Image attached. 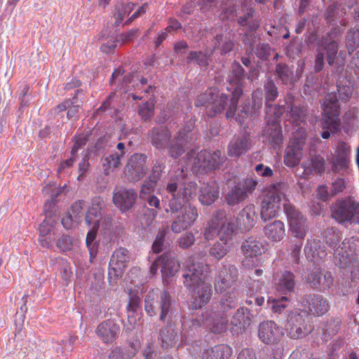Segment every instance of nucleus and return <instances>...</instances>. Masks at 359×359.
<instances>
[{
    "mask_svg": "<svg viewBox=\"0 0 359 359\" xmlns=\"http://www.w3.org/2000/svg\"><path fill=\"white\" fill-rule=\"evenodd\" d=\"M237 302L234 292H226L224 294L220 300L221 310L222 313L228 311V310L235 308Z\"/></svg>",
    "mask_w": 359,
    "mask_h": 359,
    "instance_id": "864d4df0",
    "label": "nucleus"
},
{
    "mask_svg": "<svg viewBox=\"0 0 359 359\" xmlns=\"http://www.w3.org/2000/svg\"><path fill=\"white\" fill-rule=\"evenodd\" d=\"M318 48L316 50V54L315 57V64H314V69L316 72H320L325 65V55L324 53L321 51L320 47L321 46V43H317Z\"/></svg>",
    "mask_w": 359,
    "mask_h": 359,
    "instance_id": "0e129e2a",
    "label": "nucleus"
},
{
    "mask_svg": "<svg viewBox=\"0 0 359 359\" xmlns=\"http://www.w3.org/2000/svg\"><path fill=\"white\" fill-rule=\"evenodd\" d=\"M210 272L209 265L197 262L195 257H189L183 270L184 286L191 292L193 309H200L207 304L212 297V286L205 282Z\"/></svg>",
    "mask_w": 359,
    "mask_h": 359,
    "instance_id": "7ed1b4c3",
    "label": "nucleus"
},
{
    "mask_svg": "<svg viewBox=\"0 0 359 359\" xmlns=\"http://www.w3.org/2000/svg\"><path fill=\"white\" fill-rule=\"evenodd\" d=\"M226 161L225 155L219 150L212 153L201 150L188 154L187 166L179 167L170 172L171 179L166 186L165 200L168 201L167 212L177 214L171 224V230L175 233L189 229L196 222L198 214L195 206L187 203L196 194L197 185L195 182L187 181L189 169L194 172H208L220 168Z\"/></svg>",
    "mask_w": 359,
    "mask_h": 359,
    "instance_id": "f257e3e1",
    "label": "nucleus"
},
{
    "mask_svg": "<svg viewBox=\"0 0 359 359\" xmlns=\"http://www.w3.org/2000/svg\"><path fill=\"white\" fill-rule=\"evenodd\" d=\"M252 100L254 105L250 107L249 104H245L241 106V109L236 116V121L243 123L248 117H256L258 114V110L262 106V93L257 90L252 93Z\"/></svg>",
    "mask_w": 359,
    "mask_h": 359,
    "instance_id": "c756f323",
    "label": "nucleus"
},
{
    "mask_svg": "<svg viewBox=\"0 0 359 359\" xmlns=\"http://www.w3.org/2000/svg\"><path fill=\"white\" fill-rule=\"evenodd\" d=\"M325 160L324 158L318 155L311 156L309 162H303L302 167L304 169L306 173H309L314 170L316 172L320 173L325 170Z\"/></svg>",
    "mask_w": 359,
    "mask_h": 359,
    "instance_id": "c03bdc74",
    "label": "nucleus"
},
{
    "mask_svg": "<svg viewBox=\"0 0 359 359\" xmlns=\"http://www.w3.org/2000/svg\"><path fill=\"white\" fill-rule=\"evenodd\" d=\"M128 260V251L126 248H119L113 252L109 262V267L115 272L121 271Z\"/></svg>",
    "mask_w": 359,
    "mask_h": 359,
    "instance_id": "c9c22d12",
    "label": "nucleus"
},
{
    "mask_svg": "<svg viewBox=\"0 0 359 359\" xmlns=\"http://www.w3.org/2000/svg\"><path fill=\"white\" fill-rule=\"evenodd\" d=\"M134 7V4H128L126 5L121 4L118 5L116 7V13L114 15V18L115 19V25H119L124 18L129 15V13L133 11Z\"/></svg>",
    "mask_w": 359,
    "mask_h": 359,
    "instance_id": "603ef678",
    "label": "nucleus"
},
{
    "mask_svg": "<svg viewBox=\"0 0 359 359\" xmlns=\"http://www.w3.org/2000/svg\"><path fill=\"white\" fill-rule=\"evenodd\" d=\"M95 332L103 343L113 344L118 338L120 326L113 320H107L97 325Z\"/></svg>",
    "mask_w": 359,
    "mask_h": 359,
    "instance_id": "4be33fe9",
    "label": "nucleus"
},
{
    "mask_svg": "<svg viewBox=\"0 0 359 359\" xmlns=\"http://www.w3.org/2000/svg\"><path fill=\"white\" fill-rule=\"evenodd\" d=\"M154 109V104L153 102H147L140 107L139 114L142 119L147 121L153 116Z\"/></svg>",
    "mask_w": 359,
    "mask_h": 359,
    "instance_id": "4d7b16f0",
    "label": "nucleus"
},
{
    "mask_svg": "<svg viewBox=\"0 0 359 359\" xmlns=\"http://www.w3.org/2000/svg\"><path fill=\"white\" fill-rule=\"evenodd\" d=\"M264 233L270 241L278 242L285 236V224L280 220H275L264 227Z\"/></svg>",
    "mask_w": 359,
    "mask_h": 359,
    "instance_id": "473e14b6",
    "label": "nucleus"
},
{
    "mask_svg": "<svg viewBox=\"0 0 359 359\" xmlns=\"http://www.w3.org/2000/svg\"><path fill=\"white\" fill-rule=\"evenodd\" d=\"M306 133L302 127H298L294 132L290 145L285 149V164L293 168L299 164L302 158V147L305 143Z\"/></svg>",
    "mask_w": 359,
    "mask_h": 359,
    "instance_id": "2eb2a0df",
    "label": "nucleus"
},
{
    "mask_svg": "<svg viewBox=\"0 0 359 359\" xmlns=\"http://www.w3.org/2000/svg\"><path fill=\"white\" fill-rule=\"evenodd\" d=\"M340 326L339 319L331 320L329 322H323L320 323L319 329L321 331L322 339L327 341L335 335Z\"/></svg>",
    "mask_w": 359,
    "mask_h": 359,
    "instance_id": "58836bf2",
    "label": "nucleus"
},
{
    "mask_svg": "<svg viewBox=\"0 0 359 359\" xmlns=\"http://www.w3.org/2000/svg\"><path fill=\"white\" fill-rule=\"evenodd\" d=\"M189 60H196L198 65L205 67L208 64L209 56L202 52H191Z\"/></svg>",
    "mask_w": 359,
    "mask_h": 359,
    "instance_id": "bf43d9fd",
    "label": "nucleus"
},
{
    "mask_svg": "<svg viewBox=\"0 0 359 359\" xmlns=\"http://www.w3.org/2000/svg\"><path fill=\"white\" fill-rule=\"evenodd\" d=\"M252 142L250 134L247 132L234 137L228 146V155L231 157H239L250 149Z\"/></svg>",
    "mask_w": 359,
    "mask_h": 359,
    "instance_id": "393cba45",
    "label": "nucleus"
},
{
    "mask_svg": "<svg viewBox=\"0 0 359 359\" xmlns=\"http://www.w3.org/2000/svg\"><path fill=\"white\" fill-rule=\"evenodd\" d=\"M88 226L90 228V229L87 234L86 243L88 248L90 257H95L97 253V244L94 243V241L95 239L97 231L100 225L95 224Z\"/></svg>",
    "mask_w": 359,
    "mask_h": 359,
    "instance_id": "de8ad7c7",
    "label": "nucleus"
},
{
    "mask_svg": "<svg viewBox=\"0 0 359 359\" xmlns=\"http://www.w3.org/2000/svg\"><path fill=\"white\" fill-rule=\"evenodd\" d=\"M306 282L313 289L325 290L332 285L333 277L330 272L315 268L307 276Z\"/></svg>",
    "mask_w": 359,
    "mask_h": 359,
    "instance_id": "b1692460",
    "label": "nucleus"
},
{
    "mask_svg": "<svg viewBox=\"0 0 359 359\" xmlns=\"http://www.w3.org/2000/svg\"><path fill=\"white\" fill-rule=\"evenodd\" d=\"M123 158V153H113L102 160V168L105 175H109L118 168Z\"/></svg>",
    "mask_w": 359,
    "mask_h": 359,
    "instance_id": "a19ab883",
    "label": "nucleus"
},
{
    "mask_svg": "<svg viewBox=\"0 0 359 359\" xmlns=\"http://www.w3.org/2000/svg\"><path fill=\"white\" fill-rule=\"evenodd\" d=\"M276 74L284 84H292L296 81L292 69L285 64L279 63L276 65Z\"/></svg>",
    "mask_w": 359,
    "mask_h": 359,
    "instance_id": "37998d69",
    "label": "nucleus"
},
{
    "mask_svg": "<svg viewBox=\"0 0 359 359\" xmlns=\"http://www.w3.org/2000/svg\"><path fill=\"white\" fill-rule=\"evenodd\" d=\"M88 133H82L74 138V146L72 149V155L74 156L88 141Z\"/></svg>",
    "mask_w": 359,
    "mask_h": 359,
    "instance_id": "680f3d73",
    "label": "nucleus"
},
{
    "mask_svg": "<svg viewBox=\"0 0 359 359\" xmlns=\"http://www.w3.org/2000/svg\"><path fill=\"white\" fill-rule=\"evenodd\" d=\"M252 0H245L241 6V12L243 13V16L239 17L238 23L241 26H249L250 29H255L258 27L257 22H253L251 25L250 18L252 16V8L250 7Z\"/></svg>",
    "mask_w": 359,
    "mask_h": 359,
    "instance_id": "ea45409f",
    "label": "nucleus"
},
{
    "mask_svg": "<svg viewBox=\"0 0 359 359\" xmlns=\"http://www.w3.org/2000/svg\"><path fill=\"white\" fill-rule=\"evenodd\" d=\"M156 183V181H154V180L149 178V180L144 183L140 191V198L142 199H146L147 196L151 195L154 189Z\"/></svg>",
    "mask_w": 359,
    "mask_h": 359,
    "instance_id": "69168bd1",
    "label": "nucleus"
},
{
    "mask_svg": "<svg viewBox=\"0 0 359 359\" xmlns=\"http://www.w3.org/2000/svg\"><path fill=\"white\" fill-rule=\"evenodd\" d=\"M160 310V320L169 323L172 320L175 311L172 305L168 292L158 290L149 291L144 299V310L150 316L156 315V310Z\"/></svg>",
    "mask_w": 359,
    "mask_h": 359,
    "instance_id": "6e6552de",
    "label": "nucleus"
},
{
    "mask_svg": "<svg viewBox=\"0 0 359 359\" xmlns=\"http://www.w3.org/2000/svg\"><path fill=\"white\" fill-rule=\"evenodd\" d=\"M322 107L321 127L323 131L321 136L326 140L330 137L331 133H337L340 128V107L337 94L335 93H328Z\"/></svg>",
    "mask_w": 359,
    "mask_h": 359,
    "instance_id": "1a4fd4ad",
    "label": "nucleus"
},
{
    "mask_svg": "<svg viewBox=\"0 0 359 359\" xmlns=\"http://www.w3.org/2000/svg\"><path fill=\"white\" fill-rule=\"evenodd\" d=\"M242 94V88L238 84L231 92L230 99L224 93L219 95L216 88H210L197 97L195 105L205 107L206 113L210 116L222 112L228 106L226 115L229 118L234 116L239 97Z\"/></svg>",
    "mask_w": 359,
    "mask_h": 359,
    "instance_id": "39448f33",
    "label": "nucleus"
},
{
    "mask_svg": "<svg viewBox=\"0 0 359 359\" xmlns=\"http://www.w3.org/2000/svg\"><path fill=\"white\" fill-rule=\"evenodd\" d=\"M290 122L297 126L304 123L306 119V110L297 106H292L290 109Z\"/></svg>",
    "mask_w": 359,
    "mask_h": 359,
    "instance_id": "3c124183",
    "label": "nucleus"
},
{
    "mask_svg": "<svg viewBox=\"0 0 359 359\" xmlns=\"http://www.w3.org/2000/svg\"><path fill=\"white\" fill-rule=\"evenodd\" d=\"M271 48L268 43H259L255 49V54L262 60H266L270 55Z\"/></svg>",
    "mask_w": 359,
    "mask_h": 359,
    "instance_id": "774afa93",
    "label": "nucleus"
},
{
    "mask_svg": "<svg viewBox=\"0 0 359 359\" xmlns=\"http://www.w3.org/2000/svg\"><path fill=\"white\" fill-rule=\"evenodd\" d=\"M289 299L286 297H282L278 299L271 300V310L275 313H281L288 306Z\"/></svg>",
    "mask_w": 359,
    "mask_h": 359,
    "instance_id": "5fc2aeb1",
    "label": "nucleus"
},
{
    "mask_svg": "<svg viewBox=\"0 0 359 359\" xmlns=\"http://www.w3.org/2000/svg\"><path fill=\"white\" fill-rule=\"evenodd\" d=\"M266 243L261 238L250 236L242 243L241 250L244 255L242 262L245 267L251 268L257 264V257L266 250Z\"/></svg>",
    "mask_w": 359,
    "mask_h": 359,
    "instance_id": "ddd939ff",
    "label": "nucleus"
},
{
    "mask_svg": "<svg viewBox=\"0 0 359 359\" xmlns=\"http://www.w3.org/2000/svg\"><path fill=\"white\" fill-rule=\"evenodd\" d=\"M147 170L146 155L134 154L129 158L124 168V173L128 180L137 182L146 175Z\"/></svg>",
    "mask_w": 359,
    "mask_h": 359,
    "instance_id": "f3484780",
    "label": "nucleus"
},
{
    "mask_svg": "<svg viewBox=\"0 0 359 359\" xmlns=\"http://www.w3.org/2000/svg\"><path fill=\"white\" fill-rule=\"evenodd\" d=\"M304 316L298 311H292L288 315L286 327L291 338H302L311 331V327L305 322Z\"/></svg>",
    "mask_w": 359,
    "mask_h": 359,
    "instance_id": "6ab92c4d",
    "label": "nucleus"
},
{
    "mask_svg": "<svg viewBox=\"0 0 359 359\" xmlns=\"http://www.w3.org/2000/svg\"><path fill=\"white\" fill-rule=\"evenodd\" d=\"M230 246L229 243L221 242L220 241L216 242L213 246L210 249V255L213 256L217 259L223 258L228 251L229 250Z\"/></svg>",
    "mask_w": 359,
    "mask_h": 359,
    "instance_id": "8fccbe9b",
    "label": "nucleus"
},
{
    "mask_svg": "<svg viewBox=\"0 0 359 359\" xmlns=\"http://www.w3.org/2000/svg\"><path fill=\"white\" fill-rule=\"evenodd\" d=\"M295 285V276L290 271H280L274 276L273 287L280 294L287 295L294 292Z\"/></svg>",
    "mask_w": 359,
    "mask_h": 359,
    "instance_id": "5701e85b",
    "label": "nucleus"
},
{
    "mask_svg": "<svg viewBox=\"0 0 359 359\" xmlns=\"http://www.w3.org/2000/svg\"><path fill=\"white\" fill-rule=\"evenodd\" d=\"M283 111L284 109L283 107H278L274 108V117L273 118H269V112H266L267 116L266 119L267 126L264 131V135L271 144L279 145L282 143V130L278 119Z\"/></svg>",
    "mask_w": 359,
    "mask_h": 359,
    "instance_id": "a211bd4d",
    "label": "nucleus"
},
{
    "mask_svg": "<svg viewBox=\"0 0 359 359\" xmlns=\"http://www.w3.org/2000/svg\"><path fill=\"white\" fill-rule=\"evenodd\" d=\"M238 228L235 219L226 217L225 212L219 210L212 215L208 222L203 236L206 241H211L218 236L221 242L229 243Z\"/></svg>",
    "mask_w": 359,
    "mask_h": 359,
    "instance_id": "0eeeda50",
    "label": "nucleus"
},
{
    "mask_svg": "<svg viewBox=\"0 0 359 359\" xmlns=\"http://www.w3.org/2000/svg\"><path fill=\"white\" fill-rule=\"evenodd\" d=\"M286 191L287 184L283 182H277L268 187L262 202L261 218L266 221L275 217L280 208V203L283 201V209L292 235L303 239L307 232L306 219L289 203L285 197Z\"/></svg>",
    "mask_w": 359,
    "mask_h": 359,
    "instance_id": "f03ea898",
    "label": "nucleus"
},
{
    "mask_svg": "<svg viewBox=\"0 0 359 359\" xmlns=\"http://www.w3.org/2000/svg\"><path fill=\"white\" fill-rule=\"evenodd\" d=\"M219 196V187L215 181L203 183L200 188L198 200L201 204H212Z\"/></svg>",
    "mask_w": 359,
    "mask_h": 359,
    "instance_id": "7c9ffc66",
    "label": "nucleus"
},
{
    "mask_svg": "<svg viewBox=\"0 0 359 359\" xmlns=\"http://www.w3.org/2000/svg\"><path fill=\"white\" fill-rule=\"evenodd\" d=\"M331 215L340 224H359V202L352 198L337 201L331 206Z\"/></svg>",
    "mask_w": 359,
    "mask_h": 359,
    "instance_id": "9b49d317",
    "label": "nucleus"
},
{
    "mask_svg": "<svg viewBox=\"0 0 359 359\" xmlns=\"http://www.w3.org/2000/svg\"><path fill=\"white\" fill-rule=\"evenodd\" d=\"M103 206L104 201L101 198L95 197L93 199L92 205L86 216V222L88 226L100 225V217L102 216Z\"/></svg>",
    "mask_w": 359,
    "mask_h": 359,
    "instance_id": "f704fd0d",
    "label": "nucleus"
},
{
    "mask_svg": "<svg viewBox=\"0 0 359 359\" xmlns=\"http://www.w3.org/2000/svg\"><path fill=\"white\" fill-rule=\"evenodd\" d=\"M222 314L217 311H208L205 316L202 315L193 316L189 321L182 323V329L185 330L187 327L190 332L196 330L198 327L203 325L208 327L213 333L220 334L225 332L228 328V320Z\"/></svg>",
    "mask_w": 359,
    "mask_h": 359,
    "instance_id": "9d476101",
    "label": "nucleus"
},
{
    "mask_svg": "<svg viewBox=\"0 0 359 359\" xmlns=\"http://www.w3.org/2000/svg\"><path fill=\"white\" fill-rule=\"evenodd\" d=\"M349 154V146L344 142H339L337 146L336 156H333L331 161L334 172H339L347 168Z\"/></svg>",
    "mask_w": 359,
    "mask_h": 359,
    "instance_id": "c85d7f7f",
    "label": "nucleus"
},
{
    "mask_svg": "<svg viewBox=\"0 0 359 359\" xmlns=\"http://www.w3.org/2000/svg\"><path fill=\"white\" fill-rule=\"evenodd\" d=\"M341 238L339 232L334 229L328 230L325 236L327 244L334 250L337 248Z\"/></svg>",
    "mask_w": 359,
    "mask_h": 359,
    "instance_id": "6e6d98bb",
    "label": "nucleus"
},
{
    "mask_svg": "<svg viewBox=\"0 0 359 359\" xmlns=\"http://www.w3.org/2000/svg\"><path fill=\"white\" fill-rule=\"evenodd\" d=\"M265 89V97H266V106L269 109V112L272 110L271 106L269 104V102L274 101L278 97V89L274 82L272 80H268L264 85ZM274 111V109H273Z\"/></svg>",
    "mask_w": 359,
    "mask_h": 359,
    "instance_id": "09e8293b",
    "label": "nucleus"
},
{
    "mask_svg": "<svg viewBox=\"0 0 359 359\" xmlns=\"http://www.w3.org/2000/svg\"><path fill=\"white\" fill-rule=\"evenodd\" d=\"M258 336L264 343L270 344L279 341L283 336V332L280 327L269 320L260 323Z\"/></svg>",
    "mask_w": 359,
    "mask_h": 359,
    "instance_id": "412c9836",
    "label": "nucleus"
},
{
    "mask_svg": "<svg viewBox=\"0 0 359 359\" xmlns=\"http://www.w3.org/2000/svg\"><path fill=\"white\" fill-rule=\"evenodd\" d=\"M162 257V277L163 281L169 282V278H172L178 272L180 265L179 262L169 255Z\"/></svg>",
    "mask_w": 359,
    "mask_h": 359,
    "instance_id": "72a5a7b5",
    "label": "nucleus"
},
{
    "mask_svg": "<svg viewBox=\"0 0 359 359\" xmlns=\"http://www.w3.org/2000/svg\"><path fill=\"white\" fill-rule=\"evenodd\" d=\"M238 276L237 267L228 262L219 264L215 274V290L217 293H222L230 288Z\"/></svg>",
    "mask_w": 359,
    "mask_h": 359,
    "instance_id": "4468645a",
    "label": "nucleus"
},
{
    "mask_svg": "<svg viewBox=\"0 0 359 359\" xmlns=\"http://www.w3.org/2000/svg\"><path fill=\"white\" fill-rule=\"evenodd\" d=\"M137 192L133 189L121 188L114 191L113 201L121 212L130 210L135 203Z\"/></svg>",
    "mask_w": 359,
    "mask_h": 359,
    "instance_id": "a878e982",
    "label": "nucleus"
},
{
    "mask_svg": "<svg viewBox=\"0 0 359 359\" xmlns=\"http://www.w3.org/2000/svg\"><path fill=\"white\" fill-rule=\"evenodd\" d=\"M46 194H49L50 199H48L44 204L45 219L39 226V241L40 244L46 248L52 247L55 241V226L58 217L55 215L54 208L57 196L62 192L60 188L55 185H48L44 189Z\"/></svg>",
    "mask_w": 359,
    "mask_h": 359,
    "instance_id": "423d86ee",
    "label": "nucleus"
},
{
    "mask_svg": "<svg viewBox=\"0 0 359 359\" xmlns=\"http://www.w3.org/2000/svg\"><path fill=\"white\" fill-rule=\"evenodd\" d=\"M257 180L252 177L245 179L236 184L226 196L227 203L235 205L247 198L255 189Z\"/></svg>",
    "mask_w": 359,
    "mask_h": 359,
    "instance_id": "dca6fc26",
    "label": "nucleus"
},
{
    "mask_svg": "<svg viewBox=\"0 0 359 359\" xmlns=\"http://www.w3.org/2000/svg\"><path fill=\"white\" fill-rule=\"evenodd\" d=\"M304 252L306 259L315 264L320 263L327 256L325 245L317 239L308 241Z\"/></svg>",
    "mask_w": 359,
    "mask_h": 359,
    "instance_id": "bb28decb",
    "label": "nucleus"
},
{
    "mask_svg": "<svg viewBox=\"0 0 359 359\" xmlns=\"http://www.w3.org/2000/svg\"><path fill=\"white\" fill-rule=\"evenodd\" d=\"M232 355V348L226 344H219L213 347L204 348L201 352V359H229Z\"/></svg>",
    "mask_w": 359,
    "mask_h": 359,
    "instance_id": "2f4dec72",
    "label": "nucleus"
},
{
    "mask_svg": "<svg viewBox=\"0 0 359 359\" xmlns=\"http://www.w3.org/2000/svg\"><path fill=\"white\" fill-rule=\"evenodd\" d=\"M359 240L351 238L345 239L334 251V263L340 268H346L358 258Z\"/></svg>",
    "mask_w": 359,
    "mask_h": 359,
    "instance_id": "f8f14e48",
    "label": "nucleus"
},
{
    "mask_svg": "<svg viewBox=\"0 0 359 359\" xmlns=\"http://www.w3.org/2000/svg\"><path fill=\"white\" fill-rule=\"evenodd\" d=\"M222 44L221 54H226L232 50L233 42L230 33L217 34L215 37V46Z\"/></svg>",
    "mask_w": 359,
    "mask_h": 359,
    "instance_id": "49530a36",
    "label": "nucleus"
},
{
    "mask_svg": "<svg viewBox=\"0 0 359 359\" xmlns=\"http://www.w3.org/2000/svg\"><path fill=\"white\" fill-rule=\"evenodd\" d=\"M194 121L190 119L183 128L179 130L177 136L171 139V133L167 128H154L151 131L149 137L153 145L158 149H168L169 154L172 158H177L182 154L186 148L196 140L193 133Z\"/></svg>",
    "mask_w": 359,
    "mask_h": 359,
    "instance_id": "20e7f679",
    "label": "nucleus"
},
{
    "mask_svg": "<svg viewBox=\"0 0 359 359\" xmlns=\"http://www.w3.org/2000/svg\"><path fill=\"white\" fill-rule=\"evenodd\" d=\"M257 211L254 205H246L235 219L238 228L243 231L250 230L257 222Z\"/></svg>",
    "mask_w": 359,
    "mask_h": 359,
    "instance_id": "cd10ccee",
    "label": "nucleus"
},
{
    "mask_svg": "<svg viewBox=\"0 0 359 359\" xmlns=\"http://www.w3.org/2000/svg\"><path fill=\"white\" fill-rule=\"evenodd\" d=\"M248 309L246 308H239L237 309L231 320V332L238 334L239 331L244 329L245 326L250 324V318Z\"/></svg>",
    "mask_w": 359,
    "mask_h": 359,
    "instance_id": "e433bc0d",
    "label": "nucleus"
},
{
    "mask_svg": "<svg viewBox=\"0 0 359 359\" xmlns=\"http://www.w3.org/2000/svg\"><path fill=\"white\" fill-rule=\"evenodd\" d=\"M220 6L222 9V13L220 14V17L222 20L226 19L233 20H234V18L238 15L235 6H230L229 8H226L225 4L223 2Z\"/></svg>",
    "mask_w": 359,
    "mask_h": 359,
    "instance_id": "13d9d810",
    "label": "nucleus"
},
{
    "mask_svg": "<svg viewBox=\"0 0 359 359\" xmlns=\"http://www.w3.org/2000/svg\"><path fill=\"white\" fill-rule=\"evenodd\" d=\"M136 353V349L133 344L130 348H121L117 346L111 351L109 359H129Z\"/></svg>",
    "mask_w": 359,
    "mask_h": 359,
    "instance_id": "a18cd8bd",
    "label": "nucleus"
},
{
    "mask_svg": "<svg viewBox=\"0 0 359 359\" xmlns=\"http://www.w3.org/2000/svg\"><path fill=\"white\" fill-rule=\"evenodd\" d=\"M195 242V236L192 232H187L182 236L179 240L178 243L180 248L187 249L191 246Z\"/></svg>",
    "mask_w": 359,
    "mask_h": 359,
    "instance_id": "052dcab7",
    "label": "nucleus"
},
{
    "mask_svg": "<svg viewBox=\"0 0 359 359\" xmlns=\"http://www.w3.org/2000/svg\"><path fill=\"white\" fill-rule=\"evenodd\" d=\"M304 313H311L316 316H322L329 310L327 300L320 294H306L302 300Z\"/></svg>",
    "mask_w": 359,
    "mask_h": 359,
    "instance_id": "aec40b11",
    "label": "nucleus"
},
{
    "mask_svg": "<svg viewBox=\"0 0 359 359\" xmlns=\"http://www.w3.org/2000/svg\"><path fill=\"white\" fill-rule=\"evenodd\" d=\"M159 340L163 348H172L179 340L177 332L171 325L165 327L160 332Z\"/></svg>",
    "mask_w": 359,
    "mask_h": 359,
    "instance_id": "4c0bfd02",
    "label": "nucleus"
},
{
    "mask_svg": "<svg viewBox=\"0 0 359 359\" xmlns=\"http://www.w3.org/2000/svg\"><path fill=\"white\" fill-rule=\"evenodd\" d=\"M325 39L323 37L318 43H321L320 49L321 51L325 50L327 54V61L330 65H332L338 53L339 45L337 41H332L328 43H326Z\"/></svg>",
    "mask_w": 359,
    "mask_h": 359,
    "instance_id": "79ce46f5",
    "label": "nucleus"
},
{
    "mask_svg": "<svg viewBox=\"0 0 359 359\" xmlns=\"http://www.w3.org/2000/svg\"><path fill=\"white\" fill-rule=\"evenodd\" d=\"M57 247L62 252L70 250L72 247V241L69 236L62 235L57 241Z\"/></svg>",
    "mask_w": 359,
    "mask_h": 359,
    "instance_id": "338daca9",
    "label": "nucleus"
},
{
    "mask_svg": "<svg viewBox=\"0 0 359 359\" xmlns=\"http://www.w3.org/2000/svg\"><path fill=\"white\" fill-rule=\"evenodd\" d=\"M140 298L135 294L130 293L129 302L127 306L128 312L135 313L140 309Z\"/></svg>",
    "mask_w": 359,
    "mask_h": 359,
    "instance_id": "e2e57ef3",
    "label": "nucleus"
}]
</instances>
